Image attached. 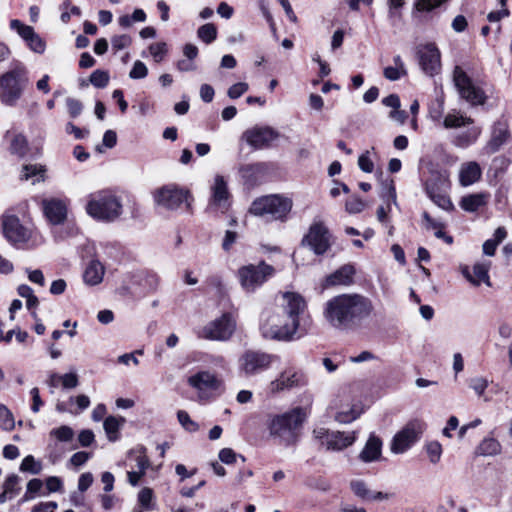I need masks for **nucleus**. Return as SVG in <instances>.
Segmentation results:
<instances>
[{"label": "nucleus", "instance_id": "nucleus-24", "mask_svg": "<svg viewBox=\"0 0 512 512\" xmlns=\"http://www.w3.org/2000/svg\"><path fill=\"white\" fill-rule=\"evenodd\" d=\"M350 489L353 494L364 502L381 501L388 499V494L373 490L370 485L362 479H354L350 482Z\"/></svg>", "mask_w": 512, "mask_h": 512}, {"label": "nucleus", "instance_id": "nucleus-50", "mask_svg": "<svg viewBox=\"0 0 512 512\" xmlns=\"http://www.w3.org/2000/svg\"><path fill=\"white\" fill-rule=\"evenodd\" d=\"M366 207V203L357 196H351L345 203V210L349 214H357L362 212Z\"/></svg>", "mask_w": 512, "mask_h": 512}, {"label": "nucleus", "instance_id": "nucleus-5", "mask_svg": "<svg viewBox=\"0 0 512 512\" xmlns=\"http://www.w3.org/2000/svg\"><path fill=\"white\" fill-rule=\"evenodd\" d=\"M29 83L28 71L22 64L15 65L0 77V101L15 106Z\"/></svg>", "mask_w": 512, "mask_h": 512}, {"label": "nucleus", "instance_id": "nucleus-64", "mask_svg": "<svg viewBox=\"0 0 512 512\" xmlns=\"http://www.w3.org/2000/svg\"><path fill=\"white\" fill-rule=\"evenodd\" d=\"M57 507L58 505L54 501L40 502L32 507L31 512H54Z\"/></svg>", "mask_w": 512, "mask_h": 512}, {"label": "nucleus", "instance_id": "nucleus-56", "mask_svg": "<svg viewBox=\"0 0 512 512\" xmlns=\"http://www.w3.org/2000/svg\"><path fill=\"white\" fill-rule=\"evenodd\" d=\"M45 486L48 494L61 492L63 490V481L58 476H49L45 480Z\"/></svg>", "mask_w": 512, "mask_h": 512}, {"label": "nucleus", "instance_id": "nucleus-36", "mask_svg": "<svg viewBox=\"0 0 512 512\" xmlns=\"http://www.w3.org/2000/svg\"><path fill=\"white\" fill-rule=\"evenodd\" d=\"M507 232L505 228L498 227L494 232V238L488 239L483 243V253L487 256L495 254L497 246L506 238Z\"/></svg>", "mask_w": 512, "mask_h": 512}, {"label": "nucleus", "instance_id": "nucleus-13", "mask_svg": "<svg viewBox=\"0 0 512 512\" xmlns=\"http://www.w3.org/2000/svg\"><path fill=\"white\" fill-rule=\"evenodd\" d=\"M453 81L460 96L471 105L484 104L486 99L484 92L473 84L472 80L459 66L454 68Z\"/></svg>", "mask_w": 512, "mask_h": 512}, {"label": "nucleus", "instance_id": "nucleus-3", "mask_svg": "<svg viewBox=\"0 0 512 512\" xmlns=\"http://www.w3.org/2000/svg\"><path fill=\"white\" fill-rule=\"evenodd\" d=\"M85 211L97 221L111 223L123 213L122 199L112 190H99L89 195Z\"/></svg>", "mask_w": 512, "mask_h": 512}, {"label": "nucleus", "instance_id": "nucleus-62", "mask_svg": "<svg viewBox=\"0 0 512 512\" xmlns=\"http://www.w3.org/2000/svg\"><path fill=\"white\" fill-rule=\"evenodd\" d=\"M23 179L28 180L29 178L36 176L38 174H43L45 172V168L42 165H25L23 166Z\"/></svg>", "mask_w": 512, "mask_h": 512}, {"label": "nucleus", "instance_id": "nucleus-22", "mask_svg": "<svg viewBox=\"0 0 512 512\" xmlns=\"http://www.w3.org/2000/svg\"><path fill=\"white\" fill-rule=\"evenodd\" d=\"M279 137V133L271 127H255L243 134L246 142L256 149L268 146Z\"/></svg>", "mask_w": 512, "mask_h": 512}, {"label": "nucleus", "instance_id": "nucleus-41", "mask_svg": "<svg viewBox=\"0 0 512 512\" xmlns=\"http://www.w3.org/2000/svg\"><path fill=\"white\" fill-rule=\"evenodd\" d=\"M424 450L431 464L435 465L440 462L443 453V448L438 441L433 440L427 442L424 445Z\"/></svg>", "mask_w": 512, "mask_h": 512}, {"label": "nucleus", "instance_id": "nucleus-18", "mask_svg": "<svg viewBox=\"0 0 512 512\" xmlns=\"http://www.w3.org/2000/svg\"><path fill=\"white\" fill-rule=\"evenodd\" d=\"M68 206L67 198L48 197L41 201L43 214L51 225H61L66 221Z\"/></svg>", "mask_w": 512, "mask_h": 512}, {"label": "nucleus", "instance_id": "nucleus-11", "mask_svg": "<svg viewBox=\"0 0 512 512\" xmlns=\"http://www.w3.org/2000/svg\"><path fill=\"white\" fill-rule=\"evenodd\" d=\"M274 271V268L264 261L257 265H245L238 270L241 287L246 292H254L274 274Z\"/></svg>", "mask_w": 512, "mask_h": 512}, {"label": "nucleus", "instance_id": "nucleus-63", "mask_svg": "<svg viewBox=\"0 0 512 512\" xmlns=\"http://www.w3.org/2000/svg\"><path fill=\"white\" fill-rule=\"evenodd\" d=\"M61 385L65 389H72L78 385V376L74 372L61 375Z\"/></svg>", "mask_w": 512, "mask_h": 512}, {"label": "nucleus", "instance_id": "nucleus-4", "mask_svg": "<svg viewBox=\"0 0 512 512\" xmlns=\"http://www.w3.org/2000/svg\"><path fill=\"white\" fill-rule=\"evenodd\" d=\"M357 385H349L339 391L330 404L335 421L349 424L357 420L365 411L363 402L359 399Z\"/></svg>", "mask_w": 512, "mask_h": 512}, {"label": "nucleus", "instance_id": "nucleus-23", "mask_svg": "<svg viewBox=\"0 0 512 512\" xmlns=\"http://www.w3.org/2000/svg\"><path fill=\"white\" fill-rule=\"evenodd\" d=\"M355 268L351 264H345L328 275L322 283V288L334 286H349L354 282Z\"/></svg>", "mask_w": 512, "mask_h": 512}, {"label": "nucleus", "instance_id": "nucleus-52", "mask_svg": "<svg viewBox=\"0 0 512 512\" xmlns=\"http://www.w3.org/2000/svg\"><path fill=\"white\" fill-rule=\"evenodd\" d=\"M68 114L71 118L78 117L83 111V104L80 100L67 97L65 100Z\"/></svg>", "mask_w": 512, "mask_h": 512}, {"label": "nucleus", "instance_id": "nucleus-33", "mask_svg": "<svg viewBox=\"0 0 512 512\" xmlns=\"http://www.w3.org/2000/svg\"><path fill=\"white\" fill-rule=\"evenodd\" d=\"M473 124V119L465 116L458 110L450 111L444 118L443 125L446 129L460 128Z\"/></svg>", "mask_w": 512, "mask_h": 512}, {"label": "nucleus", "instance_id": "nucleus-55", "mask_svg": "<svg viewBox=\"0 0 512 512\" xmlns=\"http://www.w3.org/2000/svg\"><path fill=\"white\" fill-rule=\"evenodd\" d=\"M426 190H427V193L430 195V197L432 199H434V201L440 205L441 207L445 208L446 206H450L451 205V202L450 200L445 197V196H441V195H435L434 194V191H435V185L432 183L431 180H427L426 182Z\"/></svg>", "mask_w": 512, "mask_h": 512}, {"label": "nucleus", "instance_id": "nucleus-35", "mask_svg": "<svg viewBox=\"0 0 512 512\" xmlns=\"http://www.w3.org/2000/svg\"><path fill=\"white\" fill-rule=\"evenodd\" d=\"M9 151L20 158L26 156L28 152L27 138L21 133L13 134L10 140Z\"/></svg>", "mask_w": 512, "mask_h": 512}, {"label": "nucleus", "instance_id": "nucleus-30", "mask_svg": "<svg viewBox=\"0 0 512 512\" xmlns=\"http://www.w3.org/2000/svg\"><path fill=\"white\" fill-rule=\"evenodd\" d=\"M104 274V266L98 260H92L84 271L83 279L86 284L94 286L102 282Z\"/></svg>", "mask_w": 512, "mask_h": 512}, {"label": "nucleus", "instance_id": "nucleus-43", "mask_svg": "<svg viewBox=\"0 0 512 512\" xmlns=\"http://www.w3.org/2000/svg\"><path fill=\"white\" fill-rule=\"evenodd\" d=\"M10 28L16 31L25 42H28L36 33L32 26L25 25L18 19L10 21Z\"/></svg>", "mask_w": 512, "mask_h": 512}, {"label": "nucleus", "instance_id": "nucleus-37", "mask_svg": "<svg viewBox=\"0 0 512 512\" xmlns=\"http://www.w3.org/2000/svg\"><path fill=\"white\" fill-rule=\"evenodd\" d=\"M128 457L135 462L136 470L146 472L147 468L150 466V461L146 455V449L143 446L132 449L129 452Z\"/></svg>", "mask_w": 512, "mask_h": 512}, {"label": "nucleus", "instance_id": "nucleus-20", "mask_svg": "<svg viewBox=\"0 0 512 512\" xmlns=\"http://www.w3.org/2000/svg\"><path fill=\"white\" fill-rule=\"evenodd\" d=\"M191 387L197 390L200 399H207L211 392L216 391L221 386V381L209 372H199L188 379Z\"/></svg>", "mask_w": 512, "mask_h": 512}, {"label": "nucleus", "instance_id": "nucleus-57", "mask_svg": "<svg viewBox=\"0 0 512 512\" xmlns=\"http://www.w3.org/2000/svg\"><path fill=\"white\" fill-rule=\"evenodd\" d=\"M26 43L33 52L38 54H43L46 49L45 41L37 33H35Z\"/></svg>", "mask_w": 512, "mask_h": 512}, {"label": "nucleus", "instance_id": "nucleus-40", "mask_svg": "<svg viewBox=\"0 0 512 512\" xmlns=\"http://www.w3.org/2000/svg\"><path fill=\"white\" fill-rule=\"evenodd\" d=\"M19 469L21 472L38 475L43 470V464L40 460L35 459L33 455H27L23 458Z\"/></svg>", "mask_w": 512, "mask_h": 512}, {"label": "nucleus", "instance_id": "nucleus-25", "mask_svg": "<svg viewBox=\"0 0 512 512\" xmlns=\"http://www.w3.org/2000/svg\"><path fill=\"white\" fill-rule=\"evenodd\" d=\"M490 264L489 261L476 263L473 266V275L470 273L467 266L462 267L461 272L463 276L475 286H479L482 282L490 286L491 282L488 275Z\"/></svg>", "mask_w": 512, "mask_h": 512}, {"label": "nucleus", "instance_id": "nucleus-58", "mask_svg": "<svg viewBox=\"0 0 512 512\" xmlns=\"http://www.w3.org/2000/svg\"><path fill=\"white\" fill-rule=\"evenodd\" d=\"M469 387L474 390V392L479 396H483L485 390L488 387V381L484 378H473L469 382Z\"/></svg>", "mask_w": 512, "mask_h": 512}, {"label": "nucleus", "instance_id": "nucleus-8", "mask_svg": "<svg viewBox=\"0 0 512 512\" xmlns=\"http://www.w3.org/2000/svg\"><path fill=\"white\" fill-rule=\"evenodd\" d=\"M237 328V315L235 312H224L220 317L208 322L197 332L201 339L210 341H227Z\"/></svg>", "mask_w": 512, "mask_h": 512}, {"label": "nucleus", "instance_id": "nucleus-34", "mask_svg": "<svg viewBox=\"0 0 512 512\" xmlns=\"http://www.w3.org/2000/svg\"><path fill=\"white\" fill-rule=\"evenodd\" d=\"M487 202V196L483 193H476L465 196L460 201V207L467 212H475Z\"/></svg>", "mask_w": 512, "mask_h": 512}, {"label": "nucleus", "instance_id": "nucleus-19", "mask_svg": "<svg viewBox=\"0 0 512 512\" xmlns=\"http://www.w3.org/2000/svg\"><path fill=\"white\" fill-rule=\"evenodd\" d=\"M419 65L429 76L437 74L441 69L440 51L435 44L429 43L418 47Z\"/></svg>", "mask_w": 512, "mask_h": 512}, {"label": "nucleus", "instance_id": "nucleus-26", "mask_svg": "<svg viewBox=\"0 0 512 512\" xmlns=\"http://www.w3.org/2000/svg\"><path fill=\"white\" fill-rule=\"evenodd\" d=\"M382 455V441L379 437L374 434H371L359 454V458L361 461L365 463H370L374 461H378Z\"/></svg>", "mask_w": 512, "mask_h": 512}, {"label": "nucleus", "instance_id": "nucleus-12", "mask_svg": "<svg viewBox=\"0 0 512 512\" xmlns=\"http://www.w3.org/2000/svg\"><path fill=\"white\" fill-rule=\"evenodd\" d=\"M154 201L156 205L167 210H176L181 204L186 203L187 207L190 206L189 191L179 188L174 184H169L157 189L154 194Z\"/></svg>", "mask_w": 512, "mask_h": 512}, {"label": "nucleus", "instance_id": "nucleus-54", "mask_svg": "<svg viewBox=\"0 0 512 512\" xmlns=\"http://www.w3.org/2000/svg\"><path fill=\"white\" fill-rule=\"evenodd\" d=\"M132 43V39L129 35H115L111 38V45L115 51L123 50L129 47Z\"/></svg>", "mask_w": 512, "mask_h": 512}, {"label": "nucleus", "instance_id": "nucleus-44", "mask_svg": "<svg viewBox=\"0 0 512 512\" xmlns=\"http://www.w3.org/2000/svg\"><path fill=\"white\" fill-rule=\"evenodd\" d=\"M15 427V420L8 407L0 403V428L5 431H12Z\"/></svg>", "mask_w": 512, "mask_h": 512}, {"label": "nucleus", "instance_id": "nucleus-14", "mask_svg": "<svg viewBox=\"0 0 512 512\" xmlns=\"http://www.w3.org/2000/svg\"><path fill=\"white\" fill-rule=\"evenodd\" d=\"M314 436L329 450L340 451L351 446L357 438L355 431H328L325 428L314 430Z\"/></svg>", "mask_w": 512, "mask_h": 512}, {"label": "nucleus", "instance_id": "nucleus-49", "mask_svg": "<svg viewBox=\"0 0 512 512\" xmlns=\"http://www.w3.org/2000/svg\"><path fill=\"white\" fill-rule=\"evenodd\" d=\"M177 418L181 426L188 432L193 433L198 431L199 425L193 421L186 411L180 410L177 413Z\"/></svg>", "mask_w": 512, "mask_h": 512}, {"label": "nucleus", "instance_id": "nucleus-47", "mask_svg": "<svg viewBox=\"0 0 512 512\" xmlns=\"http://www.w3.org/2000/svg\"><path fill=\"white\" fill-rule=\"evenodd\" d=\"M109 73L104 70L97 69L90 75L89 81L96 88H105L109 83Z\"/></svg>", "mask_w": 512, "mask_h": 512}, {"label": "nucleus", "instance_id": "nucleus-1", "mask_svg": "<svg viewBox=\"0 0 512 512\" xmlns=\"http://www.w3.org/2000/svg\"><path fill=\"white\" fill-rule=\"evenodd\" d=\"M372 302L365 296L352 293L340 294L328 300L323 315L335 328L349 329L370 316Z\"/></svg>", "mask_w": 512, "mask_h": 512}, {"label": "nucleus", "instance_id": "nucleus-27", "mask_svg": "<svg viewBox=\"0 0 512 512\" xmlns=\"http://www.w3.org/2000/svg\"><path fill=\"white\" fill-rule=\"evenodd\" d=\"M482 171L479 164L475 161L462 164L459 171V181L462 186H470L477 182L481 177Z\"/></svg>", "mask_w": 512, "mask_h": 512}, {"label": "nucleus", "instance_id": "nucleus-48", "mask_svg": "<svg viewBox=\"0 0 512 512\" xmlns=\"http://www.w3.org/2000/svg\"><path fill=\"white\" fill-rule=\"evenodd\" d=\"M154 493L151 488L144 487L138 493V502L145 510L153 509Z\"/></svg>", "mask_w": 512, "mask_h": 512}, {"label": "nucleus", "instance_id": "nucleus-53", "mask_svg": "<svg viewBox=\"0 0 512 512\" xmlns=\"http://www.w3.org/2000/svg\"><path fill=\"white\" fill-rule=\"evenodd\" d=\"M148 75L147 66L140 60L134 62L129 77L134 80L143 79Z\"/></svg>", "mask_w": 512, "mask_h": 512}, {"label": "nucleus", "instance_id": "nucleus-45", "mask_svg": "<svg viewBox=\"0 0 512 512\" xmlns=\"http://www.w3.org/2000/svg\"><path fill=\"white\" fill-rule=\"evenodd\" d=\"M197 35L203 42L210 44L217 37V28L212 23L204 24L199 27Z\"/></svg>", "mask_w": 512, "mask_h": 512}, {"label": "nucleus", "instance_id": "nucleus-61", "mask_svg": "<svg viewBox=\"0 0 512 512\" xmlns=\"http://www.w3.org/2000/svg\"><path fill=\"white\" fill-rule=\"evenodd\" d=\"M359 168L366 173H371L374 169L373 161L369 157V152L361 154L358 158Z\"/></svg>", "mask_w": 512, "mask_h": 512}, {"label": "nucleus", "instance_id": "nucleus-39", "mask_svg": "<svg viewBox=\"0 0 512 512\" xmlns=\"http://www.w3.org/2000/svg\"><path fill=\"white\" fill-rule=\"evenodd\" d=\"M43 488L42 480L38 478H33L29 480L26 484L25 493L21 499L22 502H28L34 500L36 497L41 496Z\"/></svg>", "mask_w": 512, "mask_h": 512}, {"label": "nucleus", "instance_id": "nucleus-16", "mask_svg": "<svg viewBox=\"0 0 512 512\" xmlns=\"http://www.w3.org/2000/svg\"><path fill=\"white\" fill-rule=\"evenodd\" d=\"M281 299L282 309L280 312L291 322H296L298 328H300L301 320H303L304 325H306L303 315L306 311L307 304L303 296L296 292H284L281 295Z\"/></svg>", "mask_w": 512, "mask_h": 512}, {"label": "nucleus", "instance_id": "nucleus-28", "mask_svg": "<svg viewBox=\"0 0 512 512\" xmlns=\"http://www.w3.org/2000/svg\"><path fill=\"white\" fill-rule=\"evenodd\" d=\"M302 380L301 375L297 373H282L279 378L272 381L269 384V390L272 393H278L280 391L290 389L298 386Z\"/></svg>", "mask_w": 512, "mask_h": 512}, {"label": "nucleus", "instance_id": "nucleus-15", "mask_svg": "<svg viewBox=\"0 0 512 512\" xmlns=\"http://www.w3.org/2000/svg\"><path fill=\"white\" fill-rule=\"evenodd\" d=\"M2 233L4 238L13 246L18 247L25 244L31 237V232L22 225L20 219L11 214H4L1 217Z\"/></svg>", "mask_w": 512, "mask_h": 512}, {"label": "nucleus", "instance_id": "nucleus-7", "mask_svg": "<svg viewBox=\"0 0 512 512\" xmlns=\"http://www.w3.org/2000/svg\"><path fill=\"white\" fill-rule=\"evenodd\" d=\"M261 331L267 339L288 341L299 329L280 311H266L262 314Z\"/></svg>", "mask_w": 512, "mask_h": 512}, {"label": "nucleus", "instance_id": "nucleus-32", "mask_svg": "<svg viewBox=\"0 0 512 512\" xmlns=\"http://www.w3.org/2000/svg\"><path fill=\"white\" fill-rule=\"evenodd\" d=\"M125 423L124 417L108 416L103 423L104 431L111 442L119 439V431Z\"/></svg>", "mask_w": 512, "mask_h": 512}, {"label": "nucleus", "instance_id": "nucleus-21", "mask_svg": "<svg viewBox=\"0 0 512 512\" xmlns=\"http://www.w3.org/2000/svg\"><path fill=\"white\" fill-rule=\"evenodd\" d=\"M240 371L246 375L260 373L272 364V357L269 354H242L239 361Z\"/></svg>", "mask_w": 512, "mask_h": 512}, {"label": "nucleus", "instance_id": "nucleus-60", "mask_svg": "<svg viewBox=\"0 0 512 512\" xmlns=\"http://www.w3.org/2000/svg\"><path fill=\"white\" fill-rule=\"evenodd\" d=\"M247 90H248V84L245 82H239V83L233 84L228 89V96L231 99H237L241 95H243Z\"/></svg>", "mask_w": 512, "mask_h": 512}, {"label": "nucleus", "instance_id": "nucleus-38", "mask_svg": "<svg viewBox=\"0 0 512 512\" xmlns=\"http://www.w3.org/2000/svg\"><path fill=\"white\" fill-rule=\"evenodd\" d=\"M501 444L494 438H485L477 447V453L482 456H496L501 453Z\"/></svg>", "mask_w": 512, "mask_h": 512}, {"label": "nucleus", "instance_id": "nucleus-42", "mask_svg": "<svg viewBox=\"0 0 512 512\" xmlns=\"http://www.w3.org/2000/svg\"><path fill=\"white\" fill-rule=\"evenodd\" d=\"M480 133L481 130L478 127H472L457 136L456 144L461 147H467L477 140Z\"/></svg>", "mask_w": 512, "mask_h": 512}, {"label": "nucleus", "instance_id": "nucleus-6", "mask_svg": "<svg viewBox=\"0 0 512 512\" xmlns=\"http://www.w3.org/2000/svg\"><path fill=\"white\" fill-rule=\"evenodd\" d=\"M292 205L290 198L272 194L255 199L249 208V213L257 217L284 220L291 211Z\"/></svg>", "mask_w": 512, "mask_h": 512}, {"label": "nucleus", "instance_id": "nucleus-10", "mask_svg": "<svg viewBox=\"0 0 512 512\" xmlns=\"http://www.w3.org/2000/svg\"><path fill=\"white\" fill-rule=\"evenodd\" d=\"M333 243V236L322 221H314L301 242L302 246L307 247L317 256L327 253Z\"/></svg>", "mask_w": 512, "mask_h": 512}, {"label": "nucleus", "instance_id": "nucleus-46", "mask_svg": "<svg viewBox=\"0 0 512 512\" xmlns=\"http://www.w3.org/2000/svg\"><path fill=\"white\" fill-rule=\"evenodd\" d=\"M50 437L59 442H69L74 437V431L71 427L62 425L50 431Z\"/></svg>", "mask_w": 512, "mask_h": 512}, {"label": "nucleus", "instance_id": "nucleus-29", "mask_svg": "<svg viewBox=\"0 0 512 512\" xmlns=\"http://www.w3.org/2000/svg\"><path fill=\"white\" fill-rule=\"evenodd\" d=\"M510 137L508 127L505 123H497L493 127L492 136L488 142V149L490 152H496L499 148L505 144Z\"/></svg>", "mask_w": 512, "mask_h": 512}, {"label": "nucleus", "instance_id": "nucleus-31", "mask_svg": "<svg viewBox=\"0 0 512 512\" xmlns=\"http://www.w3.org/2000/svg\"><path fill=\"white\" fill-rule=\"evenodd\" d=\"M394 66L385 67L383 70L384 77L389 81H397L407 75L405 63L400 55L393 57Z\"/></svg>", "mask_w": 512, "mask_h": 512}, {"label": "nucleus", "instance_id": "nucleus-2", "mask_svg": "<svg viewBox=\"0 0 512 512\" xmlns=\"http://www.w3.org/2000/svg\"><path fill=\"white\" fill-rule=\"evenodd\" d=\"M305 419L304 410L296 407L284 413L269 415L266 426L270 437L279 444L289 446L298 440L299 430Z\"/></svg>", "mask_w": 512, "mask_h": 512}, {"label": "nucleus", "instance_id": "nucleus-9", "mask_svg": "<svg viewBox=\"0 0 512 512\" xmlns=\"http://www.w3.org/2000/svg\"><path fill=\"white\" fill-rule=\"evenodd\" d=\"M426 423L420 419L408 421L392 438L390 451L393 454H404L422 437Z\"/></svg>", "mask_w": 512, "mask_h": 512}, {"label": "nucleus", "instance_id": "nucleus-59", "mask_svg": "<svg viewBox=\"0 0 512 512\" xmlns=\"http://www.w3.org/2000/svg\"><path fill=\"white\" fill-rule=\"evenodd\" d=\"M446 1L447 0H417L416 8L419 11H431Z\"/></svg>", "mask_w": 512, "mask_h": 512}, {"label": "nucleus", "instance_id": "nucleus-51", "mask_svg": "<svg viewBox=\"0 0 512 512\" xmlns=\"http://www.w3.org/2000/svg\"><path fill=\"white\" fill-rule=\"evenodd\" d=\"M149 52L153 57L154 61L160 63L167 53V45L165 42L152 43L149 46Z\"/></svg>", "mask_w": 512, "mask_h": 512}, {"label": "nucleus", "instance_id": "nucleus-17", "mask_svg": "<svg viewBox=\"0 0 512 512\" xmlns=\"http://www.w3.org/2000/svg\"><path fill=\"white\" fill-rule=\"evenodd\" d=\"M230 207V193L224 177L217 175L211 187V198L208 203L209 213H225Z\"/></svg>", "mask_w": 512, "mask_h": 512}]
</instances>
